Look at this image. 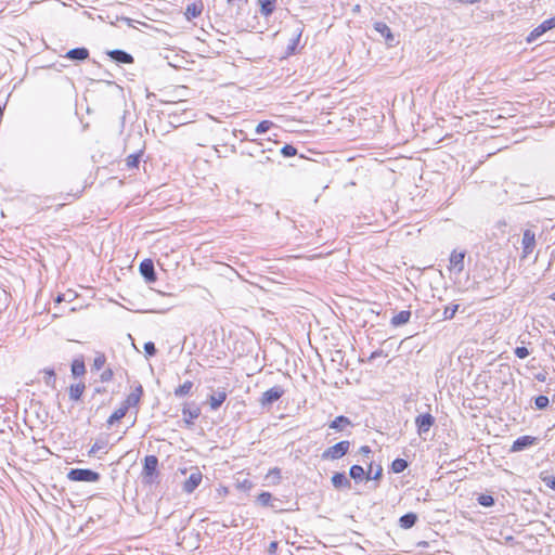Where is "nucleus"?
Returning <instances> with one entry per match:
<instances>
[{
  "label": "nucleus",
  "instance_id": "1",
  "mask_svg": "<svg viewBox=\"0 0 555 555\" xmlns=\"http://www.w3.org/2000/svg\"><path fill=\"white\" fill-rule=\"evenodd\" d=\"M350 441L343 440L327 448L321 455L322 460L334 461L341 459L349 452Z\"/></svg>",
  "mask_w": 555,
  "mask_h": 555
},
{
  "label": "nucleus",
  "instance_id": "2",
  "mask_svg": "<svg viewBox=\"0 0 555 555\" xmlns=\"http://www.w3.org/2000/svg\"><path fill=\"white\" fill-rule=\"evenodd\" d=\"M67 478L72 481L96 482L100 480V474L88 468H72L67 473Z\"/></svg>",
  "mask_w": 555,
  "mask_h": 555
},
{
  "label": "nucleus",
  "instance_id": "3",
  "mask_svg": "<svg viewBox=\"0 0 555 555\" xmlns=\"http://www.w3.org/2000/svg\"><path fill=\"white\" fill-rule=\"evenodd\" d=\"M284 393L285 389L280 385H275L261 395L259 403L262 408H269L280 400Z\"/></svg>",
  "mask_w": 555,
  "mask_h": 555
},
{
  "label": "nucleus",
  "instance_id": "4",
  "mask_svg": "<svg viewBox=\"0 0 555 555\" xmlns=\"http://www.w3.org/2000/svg\"><path fill=\"white\" fill-rule=\"evenodd\" d=\"M158 459L155 455H146L144 457V464L142 469V476L145 483H152L154 476L157 475Z\"/></svg>",
  "mask_w": 555,
  "mask_h": 555
},
{
  "label": "nucleus",
  "instance_id": "5",
  "mask_svg": "<svg viewBox=\"0 0 555 555\" xmlns=\"http://www.w3.org/2000/svg\"><path fill=\"white\" fill-rule=\"evenodd\" d=\"M555 28V16L543 21L538 27H535L527 37V42L531 43L535 41L544 33Z\"/></svg>",
  "mask_w": 555,
  "mask_h": 555
},
{
  "label": "nucleus",
  "instance_id": "6",
  "mask_svg": "<svg viewBox=\"0 0 555 555\" xmlns=\"http://www.w3.org/2000/svg\"><path fill=\"white\" fill-rule=\"evenodd\" d=\"M203 480V475L201 470L195 467L188 479L183 482L182 490L183 492L190 494L194 492V490L201 485Z\"/></svg>",
  "mask_w": 555,
  "mask_h": 555
},
{
  "label": "nucleus",
  "instance_id": "7",
  "mask_svg": "<svg viewBox=\"0 0 555 555\" xmlns=\"http://www.w3.org/2000/svg\"><path fill=\"white\" fill-rule=\"evenodd\" d=\"M522 246V258H527L535 247V234L531 230L527 229L522 233L521 240Z\"/></svg>",
  "mask_w": 555,
  "mask_h": 555
},
{
  "label": "nucleus",
  "instance_id": "8",
  "mask_svg": "<svg viewBox=\"0 0 555 555\" xmlns=\"http://www.w3.org/2000/svg\"><path fill=\"white\" fill-rule=\"evenodd\" d=\"M141 275L145 279L147 283H153L156 281V272L154 268V262L152 259H144L139 267Z\"/></svg>",
  "mask_w": 555,
  "mask_h": 555
},
{
  "label": "nucleus",
  "instance_id": "9",
  "mask_svg": "<svg viewBox=\"0 0 555 555\" xmlns=\"http://www.w3.org/2000/svg\"><path fill=\"white\" fill-rule=\"evenodd\" d=\"M415 424L420 435L429 431L430 427L435 424V417L430 413L420 414L415 418Z\"/></svg>",
  "mask_w": 555,
  "mask_h": 555
},
{
  "label": "nucleus",
  "instance_id": "10",
  "mask_svg": "<svg viewBox=\"0 0 555 555\" xmlns=\"http://www.w3.org/2000/svg\"><path fill=\"white\" fill-rule=\"evenodd\" d=\"M538 439L532 436H521L517 438L511 448L512 452H520L524 451L537 443Z\"/></svg>",
  "mask_w": 555,
  "mask_h": 555
},
{
  "label": "nucleus",
  "instance_id": "11",
  "mask_svg": "<svg viewBox=\"0 0 555 555\" xmlns=\"http://www.w3.org/2000/svg\"><path fill=\"white\" fill-rule=\"evenodd\" d=\"M466 253L453 250L450 255V270H454L456 273H461L464 270V258Z\"/></svg>",
  "mask_w": 555,
  "mask_h": 555
},
{
  "label": "nucleus",
  "instance_id": "12",
  "mask_svg": "<svg viewBox=\"0 0 555 555\" xmlns=\"http://www.w3.org/2000/svg\"><path fill=\"white\" fill-rule=\"evenodd\" d=\"M108 56L116 63L131 64L133 63V56L124 50H112L107 52Z\"/></svg>",
  "mask_w": 555,
  "mask_h": 555
},
{
  "label": "nucleus",
  "instance_id": "13",
  "mask_svg": "<svg viewBox=\"0 0 555 555\" xmlns=\"http://www.w3.org/2000/svg\"><path fill=\"white\" fill-rule=\"evenodd\" d=\"M143 393V388L142 386L139 384L134 390L132 392H130L127 398L125 399V401L121 403L122 406H127V411L131 408V406H137L140 402V399H141V396Z\"/></svg>",
  "mask_w": 555,
  "mask_h": 555
},
{
  "label": "nucleus",
  "instance_id": "14",
  "mask_svg": "<svg viewBox=\"0 0 555 555\" xmlns=\"http://www.w3.org/2000/svg\"><path fill=\"white\" fill-rule=\"evenodd\" d=\"M183 421L188 426L193 425L194 420L201 415V409L198 406H184L182 409Z\"/></svg>",
  "mask_w": 555,
  "mask_h": 555
},
{
  "label": "nucleus",
  "instance_id": "15",
  "mask_svg": "<svg viewBox=\"0 0 555 555\" xmlns=\"http://www.w3.org/2000/svg\"><path fill=\"white\" fill-rule=\"evenodd\" d=\"M65 57L73 61H85L89 57V50L87 48H74L67 51Z\"/></svg>",
  "mask_w": 555,
  "mask_h": 555
},
{
  "label": "nucleus",
  "instance_id": "16",
  "mask_svg": "<svg viewBox=\"0 0 555 555\" xmlns=\"http://www.w3.org/2000/svg\"><path fill=\"white\" fill-rule=\"evenodd\" d=\"M351 425L352 423L347 416L339 415L328 424V427L337 431H344L347 427Z\"/></svg>",
  "mask_w": 555,
  "mask_h": 555
},
{
  "label": "nucleus",
  "instance_id": "17",
  "mask_svg": "<svg viewBox=\"0 0 555 555\" xmlns=\"http://www.w3.org/2000/svg\"><path fill=\"white\" fill-rule=\"evenodd\" d=\"M374 29L385 38L387 43L391 44L395 41V37L391 33V29L388 27L387 24L383 22H376L374 24Z\"/></svg>",
  "mask_w": 555,
  "mask_h": 555
},
{
  "label": "nucleus",
  "instance_id": "18",
  "mask_svg": "<svg viewBox=\"0 0 555 555\" xmlns=\"http://www.w3.org/2000/svg\"><path fill=\"white\" fill-rule=\"evenodd\" d=\"M332 483L336 489L351 488V482L345 475V473H335L332 476Z\"/></svg>",
  "mask_w": 555,
  "mask_h": 555
},
{
  "label": "nucleus",
  "instance_id": "19",
  "mask_svg": "<svg viewBox=\"0 0 555 555\" xmlns=\"http://www.w3.org/2000/svg\"><path fill=\"white\" fill-rule=\"evenodd\" d=\"M227 399V392L222 390L216 391L209 397V404L211 410H218Z\"/></svg>",
  "mask_w": 555,
  "mask_h": 555
},
{
  "label": "nucleus",
  "instance_id": "20",
  "mask_svg": "<svg viewBox=\"0 0 555 555\" xmlns=\"http://www.w3.org/2000/svg\"><path fill=\"white\" fill-rule=\"evenodd\" d=\"M410 318H411V311L402 310L391 318L390 324L395 327H398V326L406 324L409 322Z\"/></svg>",
  "mask_w": 555,
  "mask_h": 555
},
{
  "label": "nucleus",
  "instance_id": "21",
  "mask_svg": "<svg viewBox=\"0 0 555 555\" xmlns=\"http://www.w3.org/2000/svg\"><path fill=\"white\" fill-rule=\"evenodd\" d=\"M275 501L278 500L274 499L272 494L267 491L261 492L256 499V502L263 507H274Z\"/></svg>",
  "mask_w": 555,
  "mask_h": 555
},
{
  "label": "nucleus",
  "instance_id": "22",
  "mask_svg": "<svg viewBox=\"0 0 555 555\" xmlns=\"http://www.w3.org/2000/svg\"><path fill=\"white\" fill-rule=\"evenodd\" d=\"M417 521V515L414 513H406L399 519V525L403 529L412 528Z\"/></svg>",
  "mask_w": 555,
  "mask_h": 555
},
{
  "label": "nucleus",
  "instance_id": "23",
  "mask_svg": "<svg viewBox=\"0 0 555 555\" xmlns=\"http://www.w3.org/2000/svg\"><path fill=\"white\" fill-rule=\"evenodd\" d=\"M85 384L83 383H78V384H75V385H70L69 387V398L70 400L73 401H78L80 400L83 391H85Z\"/></svg>",
  "mask_w": 555,
  "mask_h": 555
},
{
  "label": "nucleus",
  "instance_id": "24",
  "mask_svg": "<svg viewBox=\"0 0 555 555\" xmlns=\"http://www.w3.org/2000/svg\"><path fill=\"white\" fill-rule=\"evenodd\" d=\"M193 388V383L191 380H185L182 385L178 386L173 393L177 398H182L188 396Z\"/></svg>",
  "mask_w": 555,
  "mask_h": 555
},
{
  "label": "nucleus",
  "instance_id": "25",
  "mask_svg": "<svg viewBox=\"0 0 555 555\" xmlns=\"http://www.w3.org/2000/svg\"><path fill=\"white\" fill-rule=\"evenodd\" d=\"M127 406L120 405L117 410H115L112 415L107 420V425L112 426L114 423L120 421L127 414Z\"/></svg>",
  "mask_w": 555,
  "mask_h": 555
},
{
  "label": "nucleus",
  "instance_id": "26",
  "mask_svg": "<svg viewBox=\"0 0 555 555\" xmlns=\"http://www.w3.org/2000/svg\"><path fill=\"white\" fill-rule=\"evenodd\" d=\"M275 2L276 0H259L261 14L264 16L272 14L275 8Z\"/></svg>",
  "mask_w": 555,
  "mask_h": 555
},
{
  "label": "nucleus",
  "instance_id": "27",
  "mask_svg": "<svg viewBox=\"0 0 555 555\" xmlns=\"http://www.w3.org/2000/svg\"><path fill=\"white\" fill-rule=\"evenodd\" d=\"M349 475L356 481H362L365 477V472L360 465H352L349 470Z\"/></svg>",
  "mask_w": 555,
  "mask_h": 555
},
{
  "label": "nucleus",
  "instance_id": "28",
  "mask_svg": "<svg viewBox=\"0 0 555 555\" xmlns=\"http://www.w3.org/2000/svg\"><path fill=\"white\" fill-rule=\"evenodd\" d=\"M141 155H142V151H139L138 153H133V154H130L129 156H127L126 166L129 169L138 168Z\"/></svg>",
  "mask_w": 555,
  "mask_h": 555
},
{
  "label": "nucleus",
  "instance_id": "29",
  "mask_svg": "<svg viewBox=\"0 0 555 555\" xmlns=\"http://www.w3.org/2000/svg\"><path fill=\"white\" fill-rule=\"evenodd\" d=\"M72 373L75 377L83 375L86 373L85 362L82 360H74L72 363Z\"/></svg>",
  "mask_w": 555,
  "mask_h": 555
},
{
  "label": "nucleus",
  "instance_id": "30",
  "mask_svg": "<svg viewBox=\"0 0 555 555\" xmlns=\"http://www.w3.org/2000/svg\"><path fill=\"white\" fill-rule=\"evenodd\" d=\"M281 477V469L279 467H273L268 472L266 479L269 480L272 485H279Z\"/></svg>",
  "mask_w": 555,
  "mask_h": 555
},
{
  "label": "nucleus",
  "instance_id": "31",
  "mask_svg": "<svg viewBox=\"0 0 555 555\" xmlns=\"http://www.w3.org/2000/svg\"><path fill=\"white\" fill-rule=\"evenodd\" d=\"M202 13V7L196 3H191L186 7L185 16L188 20L195 18Z\"/></svg>",
  "mask_w": 555,
  "mask_h": 555
},
{
  "label": "nucleus",
  "instance_id": "32",
  "mask_svg": "<svg viewBox=\"0 0 555 555\" xmlns=\"http://www.w3.org/2000/svg\"><path fill=\"white\" fill-rule=\"evenodd\" d=\"M406 467H408V462L403 459H396L391 463V469L396 474L402 473L403 470L406 469Z\"/></svg>",
  "mask_w": 555,
  "mask_h": 555
},
{
  "label": "nucleus",
  "instance_id": "33",
  "mask_svg": "<svg viewBox=\"0 0 555 555\" xmlns=\"http://www.w3.org/2000/svg\"><path fill=\"white\" fill-rule=\"evenodd\" d=\"M477 502L485 507H490L494 505V499L490 494H479L477 498Z\"/></svg>",
  "mask_w": 555,
  "mask_h": 555
},
{
  "label": "nucleus",
  "instance_id": "34",
  "mask_svg": "<svg viewBox=\"0 0 555 555\" xmlns=\"http://www.w3.org/2000/svg\"><path fill=\"white\" fill-rule=\"evenodd\" d=\"M272 126H273V122L271 120H262L257 125L255 131L257 134H262V133L267 132L268 130H270V128Z\"/></svg>",
  "mask_w": 555,
  "mask_h": 555
},
{
  "label": "nucleus",
  "instance_id": "35",
  "mask_svg": "<svg viewBox=\"0 0 555 555\" xmlns=\"http://www.w3.org/2000/svg\"><path fill=\"white\" fill-rule=\"evenodd\" d=\"M459 305H452V306H447L444 308V311H443V319L444 320H451L454 318L455 313L457 312L459 310Z\"/></svg>",
  "mask_w": 555,
  "mask_h": 555
},
{
  "label": "nucleus",
  "instance_id": "36",
  "mask_svg": "<svg viewBox=\"0 0 555 555\" xmlns=\"http://www.w3.org/2000/svg\"><path fill=\"white\" fill-rule=\"evenodd\" d=\"M105 362H106V358H105L104 353H98L93 360L92 366L94 370L99 371L104 366Z\"/></svg>",
  "mask_w": 555,
  "mask_h": 555
},
{
  "label": "nucleus",
  "instance_id": "37",
  "mask_svg": "<svg viewBox=\"0 0 555 555\" xmlns=\"http://www.w3.org/2000/svg\"><path fill=\"white\" fill-rule=\"evenodd\" d=\"M281 153L284 157H292V156H295L297 154V149L291 144H285L282 149H281Z\"/></svg>",
  "mask_w": 555,
  "mask_h": 555
},
{
  "label": "nucleus",
  "instance_id": "38",
  "mask_svg": "<svg viewBox=\"0 0 555 555\" xmlns=\"http://www.w3.org/2000/svg\"><path fill=\"white\" fill-rule=\"evenodd\" d=\"M534 403L539 410H543L548 405L550 400L546 396L541 395L534 399Z\"/></svg>",
  "mask_w": 555,
  "mask_h": 555
},
{
  "label": "nucleus",
  "instance_id": "39",
  "mask_svg": "<svg viewBox=\"0 0 555 555\" xmlns=\"http://www.w3.org/2000/svg\"><path fill=\"white\" fill-rule=\"evenodd\" d=\"M44 383L48 385V386H54V383H55V374H54V371L52 369H47L44 370Z\"/></svg>",
  "mask_w": 555,
  "mask_h": 555
},
{
  "label": "nucleus",
  "instance_id": "40",
  "mask_svg": "<svg viewBox=\"0 0 555 555\" xmlns=\"http://www.w3.org/2000/svg\"><path fill=\"white\" fill-rule=\"evenodd\" d=\"M144 351H145L146 356H149V357L155 356L156 352H157L155 344L153 341L145 343L144 344Z\"/></svg>",
  "mask_w": 555,
  "mask_h": 555
},
{
  "label": "nucleus",
  "instance_id": "41",
  "mask_svg": "<svg viewBox=\"0 0 555 555\" xmlns=\"http://www.w3.org/2000/svg\"><path fill=\"white\" fill-rule=\"evenodd\" d=\"M514 352H515L516 357L519 359H525L530 354L529 350L524 346L516 347Z\"/></svg>",
  "mask_w": 555,
  "mask_h": 555
},
{
  "label": "nucleus",
  "instance_id": "42",
  "mask_svg": "<svg viewBox=\"0 0 555 555\" xmlns=\"http://www.w3.org/2000/svg\"><path fill=\"white\" fill-rule=\"evenodd\" d=\"M382 473H383V468L380 466H378V468L376 469V472H374L373 475L372 474V464L370 465V469H369V473L366 475V479H374V480H377L382 477Z\"/></svg>",
  "mask_w": 555,
  "mask_h": 555
},
{
  "label": "nucleus",
  "instance_id": "43",
  "mask_svg": "<svg viewBox=\"0 0 555 555\" xmlns=\"http://www.w3.org/2000/svg\"><path fill=\"white\" fill-rule=\"evenodd\" d=\"M113 376H114L113 370L106 369L101 373L100 379H101V382L106 383V382H109L113 378Z\"/></svg>",
  "mask_w": 555,
  "mask_h": 555
},
{
  "label": "nucleus",
  "instance_id": "44",
  "mask_svg": "<svg viewBox=\"0 0 555 555\" xmlns=\"http://www.w3.org/2000/svg\"><path fill=\"white\" fill-rule=\"evenodd\" d=\"M105 444L103 442L96 441L91 449L89 450V455H94L98 451L104 449Z\"/></svg>",
  "mask_w": 555,
  "mask_h": 555
},
{
  "label": "nucleus",
  "instance_id": "45",
  "mask_svg": "<svg viewBox=\"0 0 555 555\" xmlns=\"http://www.w3.org/2000/svg\"><path fill=\"white\" fill-rule=\"evenodd\" d=\"M238 487L243 490H250L253 487V483L248 479H245L238 483Z\"/></svg>",
  "mask_w": 555,
  "mask_h": 555
},
{
  "label": "nucleus",
  "instance_id": "46",
  "mask_svg": "<svg viewBox=\"0 0 555 555\" xmlns=\"http://www.w3.org/2000/svg\"><path fill=\"white\" fill-rule=\"evenodd\" d=\"M359 452L363 455V456H369L371 453H372V450L369 446H362L359 450Z\"/></svg>",
  "mask_w": 555,
  "mask_h": 555
},
{
  "label": "nucleus",
  "instance_id": "47",
  "mask_svg": "<svg viewBox=\"0 0 555 555\" xmlns=\"http://www.w3.org/2000/svg\"><path fill=\"white\" fill-rule=\"evenodd\" d=\"M276 550H278V542L276 541L271 542L268 547L269 554L274 555L276 553Z\"/></svg>",
  "mask_w": 555,
  "mask_h": 555
},
{
  "label": "nucleus",
  "instance_id": "48",
  "mask_svg": "<svg viewBox=\"0 0 555 555\" xmlns=\"http://www.w3.org/2000/svg\"><path fill=\"white\" fill-rule=\"evenodd\" d=\"M547 487H550L552 490L555 491V477L551 476L546 479H544Z\"/></svg>",
  "mask_w": 555,
  "mask_h": 555
},
{
  "label": "nucleus",
  "instance_id": "49",
  "mask_svg": "<svg viewBox=\"0 0 555 555\" xmlns=\"http://www.w3.org/2000/svg\"><path fill=\"white\" fill-rule=\"evenodd\" d=\"M382 356H384V351L378 349V350H375V351H373L371 353V356L369 357V360L372 361V360H374V359H376L378 357H382Z\"/></svg>",
  "mask_w": 555,
  "mask_h": 555
},
{
  "label": "nucleus",
  "instance_id": "50",
  "mask_svg": "<svg viewBox=\"0 0 555 555\" xmlns=\"http://www.w3.org/2000/svg\"><path fill=\"white\" fill-rule=\"evenodd\" d=\"M257 143H258V145L260 146V153H262V154H263V153H266V151H271V149H270L269 146H266V147H264V145H263V143H262V142H257Z\"/></svg>",
  "mask_w": 555,
  "mask_h": 555
},
{
  "label": "nucleus",
  "instance_id": "51",
  "mask_svg": "<svg viewBox=\"0 0 555 555\" xmlns=\"http://www.w3.org/2000/svg\"><path fill=\"white\" fill-rule=\"evenodd\" d=\"M268 162H271V158L269 156H266L263 159L259 160L260 164H266Z\"/></svg>",
  "mask_w": 555,
  "mask_h": 555
},
{
  "label": "nucleus",
  "instance_id": "52",
  "mask_svg": "<svg viewBox=\"0 0 555 555\" xmlns=\"http://www.w3.org/2000/svg\"><path fill=\"white\" fill-rule=\"evenodd\" d=\"M249 156H255L254 151L247 153Z\"/></svg>",
  "mask_w": 555,
  "mask_h": 555
},
{
  "label": "nucleus",
  "instance_id": "53",
  "mask_svg": "<svg viewBox=\"0 0 555 555\" xmlns=\"http://www.w3.org/2000/svg\"><path fill=\"white\" fill-rule=\"evenodd\" d=\"M62 300L61 296H57L56 301L60 302Z\"/></svg>",
  "mask_w": 555,
  "mask_h": 555
},
{
  "label": "nucleus",
  "instance_id": "54",
  "mask_svg": "<svg viewBox=\"0 0 555 555\" xmlns=\"http://www.w3.org/2000/svg\"><path fill=\"white\" fill-rule=\"evenodd\" d=\"M228 3H233L235 0H227Z\"/></svg>",
  "mask_w": 555,
  "mask_h": 555
},
{
  "label": "nucleus",
  "instance_id": "55",
  "mask_svg": "<svg viewBox=\"0 0 555 555\" xmlns=\"http://www.w3.org/2000/svg\"><path fill=\"white\" fill-rule=\"evenodd\" d=\"M552 299L555 300V292L552 295Z\"/></svg>",
  "mask_w": 555,
  "mask_h": 555
}]
</instances>
